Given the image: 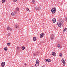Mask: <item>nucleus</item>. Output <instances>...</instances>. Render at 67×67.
I'll return each mask as SVG.
<instances>
[{"mask_svg": "<svg viewBox=\"0 0 67 67\" xmlns=\"http://www.w3.org/2000/svg\"><path fill=\"white\" fill-rule=\"evenodd\" d=\"M64 23V22L63 21V20L60 19V21H58L57 24V25L59 27H62V25H63Z\"/></svg>", "mask_w": 67, "mask_h": 67, "instance_id": "obj_1", "label": "nucleus"}, {"mask_svg": "<svg viewBox=\"0 0 67 67\" xmlns=\"http://www.w3.org/2000/svg\"><path fill=\"white\" fill-rule=\"evenodd\" d=\"M56 9H52L51 10V12L53 14H54L55 13V12H56Z\"/></svg>", "mask_w": 67, "mask_h": 67, "instance_id": "obj_2", "label": "nucleus"}, {"mask_svg": "<svg viewBox=\"0 0 67 67\" xmlns=\"http://www.w3.org/2000/svg\"><path fill=\"white\" fill-rule=\"evenodd\" d=\"M44 60L46 61V62H47L48 63H49L51 62V60L49 59H45Z\"/></svg>", "mask_w": 67, "mask_h": 67, "instance_id": "obj_3", "label": "nucleus"}, {"mask_svg": "<svg viewBox=\"0 0 67 67\" xmlns=\"http://www.w3.org/2000/svg\"><path fill=\"white\" fill-rule=\"evenodd\" d=\"M16 14V12L14 11L11 13V15L12 16H14Z\"/></svg>", "mask_w": 67, "mask_h": 67, "instance_id": "obj_4", "label": "nucleus"}, {"mask_svg": "<svg viewBox=\"0 0 67 67\" xmlns=\"http://www.w3.org/2000/svg\"><path fill=\"white\" fill-rule=\"evenodd\" d=\"M5 65V62H3L1 64V66L2 67H4Z\"/></svg>", "mask_w": 67, "mask_h": 67, "instance_id": "obj_5", "label": "nucleus"}, {"mask_svg": "<svg viewBox=\"0 0 67 67\" xmlns=\"http://www.w3.org/2000/svg\"><path fill=\"white\" fill-rule=\"evenodd\" d=\"M63 59H62V60H61L63 64V66H64L65 65V64H66V62H65V61H64V60H63Z\"/></svg>", "mask_w": 67, "mask_h": 67, "instance_id": "obj_6", "label": "nucleus"}, {"mask_svg": "<svg viewBox=\"0 0 67 67\" xmlns=\"http://www.w3.org/2000/svg\"><path fill=\"white\" fill-rule=\"evenodd\" d=\"M44 34L43 33L41 34L40 35V38H42L43 36H44Z\"/></svg>", "mask_w": 67, "mask_h": 67, "instance_id": "obj_7", "label": "nucleus"}, {"mask_svg": "<svg viewBox=\"0 0 67 67\" xmlns=\"http://www.w3.org/2000/svg\"><path fill=\"white\" fill-rule=\"evenodd\" d=\"M51 40H53V39H54V35L52 34L51 35Z\"/></svg>", "mask_w": 67, "mask_h": 67, "instance_id": "obj_8", "label": "nucleus"}, {"mask_svg": "<svg viewBox=\"0 0 67 67\" xmlns=\"http://www.w3.org/2000/svg\"><path fill=\"white\" fill-rule=\"evenodd\" d=\"M7 30H10V31H12V29L10 28V27L8 26L7 28Z\"/></svg>", "mask_w": 67, "mask_h": 67, "instance_id": "obj_9", "label": "nucleus"}, {"mask_svg": "<svg viewBox=\"0 0 67 67\" xmlns=\"http://www.w3.org/2000/svg\"><path fill=\"white\" fill-rule=\"evenodd\" d=\"M56 21V20L55 18H54L52 20V21L53 23H55Z\"/></svg>", "mask_w": 67, "mask_h": 67, "instance_id": "obj_10", "label": "nucleus"}, {"mask_svg": "<svg viewBox=\"0 0 67 67\" xmlns=\"http://www.w3.org/2000/svg\"><path fill=\"white\" fill-rule=\"evenodd\" d=\"M52 54L54 56H55L56 55V53L55 52H53L52 53Z\"/></svg>", "mask_w": 67, "mask_h": 67, "instance_id": "obj_11", "label": "nucleus"}, {"mask_svg": "<svg viewBox=\"0 0 67 67\" xmlns=\"http://www.w3.org/2000/svg\"><path fill=\"white\" fill-rule=\"evenodd\" d=\"M33 40L34 41H36V38L34 37H33Z\"/></svg>", "mask_w": 67, "mask_h": 67, "instance_id": "obj_12", "label": "nucleus"}, {"mask_svg": "<svg viewBox=\"0 0 67 67\" xmlns=\"http://www.w3.org/2000/svg\"><path fill=\"white\" fill-rule=\"evenodd\" d=\"M38 53L37 54H36V52H35V53H34L33 55L34 56H36V55H38Z\"/></svg>", "mask_w": 67, "mask_h": 67, "instance_id": "obj_13", "label": "nucleus"}, {"mask_svg": "<svg viewBox=\"0 0 67 67\" xmlns=\"http://www.w3.org/2000/svg\"><path fill=\"white\" fill-rule=\"evenodd\" d=\"M39 64V63H36L35 64L36 66V67H37V66H38Z\"/></svg>", "mask_w": 67, "mask_h": 67, "instance_id": "obj_14", "label": "nucleus"}, {"mask_svg": "<svg viewBox=\"0 0 67 67\" xmlns=\"http://www.w3.org/2000/svg\"><path fill=\"white\" fill-rule=\"evenodd\" d=\"M15 27L16 29H17L19 27V25H15Z\"/></svg>", "mask_w": 67, "mask_h": 67, "instance_id": "obj_15", "label": "nucleus"}, {"mask_svg": "<svg viewBox=\"0 0 67 67\" xmlns=\"http://www.w3.org/2000/svg\"><path fill=\"white\" fill-rule=\"evenodd\" d=\"M25 49V48L24 46H23L22 47V49H23V50H24Z\"/></svg>", "mask_w": 67, "mask_h": 67, "instance_id": "obj_16", "label": "nucleus"}, {"mask_svg": "<svg viewBox=\"0 0 67 67\" xmlns=\"http://www.w3.org/2000/svg\"><path fill=\"white\" fill-rule=\"evenodd\" d=\"M4 49L5 51H7V50H8V48H7V47H5L4 48Z\"/></svg>", "mask_w": 67, "mask_h": 67, "instance_id": "obj_17", "label": "nucleus"}, {"mask_svg": "<svg viewBox=\"0 0 67 67\" xmlns=\"http://www.w3.org/2000/svg\"><path fill=\"white\" fill-rule=\"evenodd\" d=\"M32 3L34 4H35V1L34 0H32Z\"/></svg>", "mask_w": 67, "mask_h": 67, "instance_id": "obj_18", "label": "nucleus"}, {"mask_svg": "<svg viewBox=\"0 0 67 67\" xmlns=\"http://www.w3.org/2000/svg\"><path fill=\"white\" fill-rule=\"evenodd\" d=\"M60 45L59 44L57 45V47H60Z\"/></svg>", "mask_w": 67, "mask_h": 67, "instance_id": "obj_19", "label": "nucleus"}, {"mask_svg": "<svg viewBox=\"0 0 67 67\" xmlns=\"http://www.w3.org/2000/svg\"><path fill=\"white\" fill-rule=\"evenodd\" d=\"M13 1L14 2H16L17 1V0H13Z\"/></svg>", "mask_w": 67, "mask_h": 67, "instance_id": "obj_20", "label": "nucleus"}, {"mask_svg": "<svg viewBox=\"0 0 67 67\" xmlns=\"http://www.w3.org/2000/svg\"><path fill=\"white\" fill-rule=\"evenodd\" d=\"M36 63H39V62L38 61V60L37 59L36 61Z\"/></svg>", "mask_w": 67, "mask_h": 67, "instance_id": "obj_21", "label": "nucleus"}, {"mask_svg": "<svg viewBox=\"0 0 67 67\" xmlns=\"http://www.w3.org/2000/svg\"><path fill=\"white\" fill-rule=\"evenodd\" d=\"M59 56H61V57H62V56H63V54H62V53H60L59 54Z\"/></svg>", "mask_w": 67, "mask_h": 67, "instance_id": "obj_22", "label": "nucleus"}, {"mask_svg": "<svg viewBox=\"0 0 67 67\" xmlns=\"http://www.w3.org/2000/svg\"><path fill=\"white\" fill-rule=\"evenodd\" d=\"M27 11H29V12H30V10L29 9H26Z\"/></svg>", "mask_w": 67, "mask_h": 67, "instance_id": "obj_23", "label": "nucleus"}, {"mask_svg": "<svg viewBox=\"0 0 67 67\" xmlns=\"http://www.w3.org/2000/svg\"><path fill=\"white\" fill-rule=\"evenodd\" d=\"M66 30H67V28H65L64 29V32H65V31H66Z\"/></svg>", "mask_w": 67, "mask_h": 67, "instance_id": "obj_24", "label": "nucleus"}, {"mask_svg": "<svg viewBox=\"0 0 67 67\" xmlns=\"http://www.w3.org/2000/svg\"><path fill=\"white\" fill-rule=\"evenodd\" d=\"M5 2V0H3L2 1V2L3 3H4Z\"/></svg>", "mask_w": 67, "mask_h": 67, "instance_id": "obj_25", "label": "nucleus"}, {"mask_svg": "<svg viewBox=\"0 0 67 67\" xmlns=\"http://www.w3.org/2000/svg\"><path fill=\"white\" fill-rule=\"evenodd\" d=\"M35 9H40V8L38 7H35Z\"/></svg>", "mask_w": 67, "mask_h": 67, "instance_id": "obj_26", "label": "nucleus"}, {"mask_svg": "<svg viewBox=\"0 0 67 67\" xmlns=\"http://www.w3.org/2000/svg\"><path fill=\"white\" fill-rule=\"evenodd\" d=\"M7 45H8V46H10V43H7Z\"/></svg>", "mask_w": 67, "mask_h": 67, "instance_id": "obj_27", "label": "nucleus"}, {"mask_svg": "<svg viewBox=\"0 0 67 67\" xmlns=\"http://www.w3.org/2000/svg\"><path fill=\"white\" fill-rule=\"evenodd\" d=\"M40 9H36V11H37V10H38V11H39V10H40Z\"/></svg>", "mask_w": 67, "mask_h": 67, "instance_id": "obj_28", "label": "nucleus"}, {"mask_svg": "<svg viewBox=\"0 0 67 67\" xmlns=\"http://www.w3.org/2000/svg\"><path fill=\"white\" fill-rule=\"evenodd\" d=\"M65 20L66 21H67V18L66 17L65 18Z\"/></svg>", "mask_w": 67, "mask_h": 67, "instance_id": "obj_29", "label": "nucleus"}, {"mask_svg": "<svg viewBox=\"0 0 67 67\" xmlns=\"http://www.w3.org/2000/svg\"><path fill=\"white\" fill-rule=\"evenodd\" d=\"M11 35V34L10 33H8V34L7 35H8V36H10V35Z\"/></svg>", "mask_w": 67, "mask_h": 67, "instance_id": "obj_30", "label": "nucleus"}, {"mask_svg": "<svg viewBox=\"0 0 67 67\" xmlns=\"http://www.w3.org/2000/svg\"><path fill=\"white\" fill-rule=\"evenodd\" d=\"M19 10V9H16V11H18Z\"/></svg>", "mask_w": 67, "mask_h": 67, "instance_id": "obj_31", "label": "nucleus"}, {"mask_svg": "<svg viewBox=\"0 0 67 67\" xmlns=\"http://www.w3.org/2000/svg\"><path fill=\"white\" fill-rule=\"evenodd\" d=\"M17 49L18 50H19V49H20V48H19V47H17Z\"/></svg>", "mask_w": 67, "mask_h": 67, "instance_id": "obj_32", "label": "nucleus"}, {"mask_svg": "<svg viewBox=\"0 0 67 67\" xmlns=\"http://www.w3.org/2000/svg\"><path fill=\"white\" fill-rule=\"evenodd\" d=\"M24 65H25V66H26L27 65L26 63H25Z\"/></svg>", "mask_w": 67, "mask_h": 67, "instance_id": "obj_33", "label": "nucleus"}, {"mask_svg": "<svg viewBox=\"0 0 67 67\" xmlns=\"http://www.w3.org/2000/svg\"><path fill=\"white\" fill-rule=\"evenodd\" d=\"M16 9H19V8L18 7H17Z\"/></svg>", "mask_w": 67, "mask_h": 67, "instance_id": "obj_34", "label": "nucleus"}, {"mask_svg": "<svg viewBox=\"0 0 67 67\" xmlns=\"http://www.w3.org/2000/svg\"><path fill=\"white\" fill-rule=\"evenodd\" d=\"M52 9H55V8H52Z\"/></svg>", "mask_w": 67, "mask_h": 67, "instance_id": "obj_35", "label": "nucleus"}, {"mask_svg": "<svg viewBox=\"0 0 67 67\" xmlns=\"http://www.w3.org/2000/svg\"><path fill=\"white\" fill-rule=\"evenodd\" d=\"M31 67H33V66H32Z\"/></svg>", "mask_w": 67, "mask_h": 67, "instance_id": "obj_36", "label": "nucleus"}, {"mask_svg": "<svg viewBox=\"0 0 67 67\" xmlns=\"http://www.w3.org/2000/svg\"><path fill=\"white\" fill-rule=\"evenodd\" d=\"M39 53V52H38V53Z\"/></svg>", "mask_w": 67, "mask_h": 67, "instance_id": "obj_37", "label": "nucleus"}, {"mask_svg": "<svg viewBox=\"0 0 67 67\" xmlns=\"http://www.w3.org/2000/svg\"><path fill=\"white\" fill-rule=\"evenodd\" d=\"M27 9H28V8H27Z\"/></svg>", "mask_w": 67, "mask_h": 67, "instance_id": "obj_38", "label": "nucleus"}, {"mask_svg": "<svg viewBox=\"0 0 67 67\" xmlns=\"http://www.w3.org/2000/svg\"><path fill=\"white\" fill-rule=\"evenodd\" d=\"M37 53H38V52H37Z\"/></svg>", "mask_w": 67, "mask_h": 67, "instance_id": "obj_39", "label": "nucleus"}]
</instances>
